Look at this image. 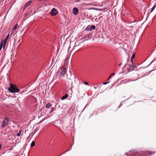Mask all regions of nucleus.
Masks as SVG:
<instances>
[{
	"label": "nucleus",
	"mask_w": 156,
	"mask_h": 156,
	"mask_svg": "<svg viewBox=\"0 0 156 156\" xmlns=\"http://www.w3.org/2000/svg\"><path fill=\"white\" fill-rule=\"evenodd\" d=\"M8 90L9 92L12 93H18L20 91V89L18 88L17 86L12 84H10Z\"/></svg>",
	"instance_id": "obj_1"
},
{
	"label": "nucleus",
	"mask_w": 156,
	"mask_h": 156,
	"mask_svg": "<svg viewBox=\"0 0 156 156\" xmlns=\"http://www.w3.org/2000/svg\"><path fill=\"white\" fill-rule=\"evenodd\" d=\"M129 154L132 156H145L146 151L138 152L135 151H130Z\"/></svg>",
	"instance_id": "obj_2"
},
{
	"label": "nucleus",
	"mask_w": 156,
	"mask_h": 156,
	"mask_svg": "<svg viewBox=\"0 0 156 156\" xmlns=\"http://www.w3.org/2000/svg\"><path fill=\"white\" fill-rule=\"evenodd\" d=\"M9 120L7 118H5L1 123L2 127L4 128L8 125Z\"/></svg>",
	"instance_id": "obj_3"
},
{
	"label": "nucleus",
	"mask_w": 156,
	"mask_h": 156,
	"mask_svg": "<svg viewBox=\"0 0 156 156\" xmlns=\"http://www.w3.org/2000/svg\"><path fill=\"white\" fill-rule=\"evenodd\" d=\"M9 34H8V35L5 38L4 41H2L1 43H2V45L3 46V48H4L5 46L6 42L9 37Z\"/></svg>",
	"instance_id": "obj_4"
},
{
	"label": "nucleus",
	"mask_w": 156,
	"mask_h": 156,
	"mask_svg": "<svg viewBox=\"0 0 156 156\" xmlns=\"http://www.w3.org/2000/svg\"><path fill=\"white\" fill-rule=\"evenodd\" d=\"M58 13L57 11L55 8H53L50 12V14L51 16H55Z\"/></svg>",
	"instance_id": "obj_5"
},
{
	"label": "nucleus",
	"mask_w": 156,
	"mask_h": 156,
	"mask_svg": "<svg viewBox=\"0 0 156 156\" xmlns=\"http://www.w3.org/2000/svg\"><path fill=\"white\" fill-rule=\"evenodd\" d=\"M135 67V66L132 65H130L129 67L127 68V72H130L131 71L134 69Z\"/></svg>",
	"instance_id": "obj_6"
},
{
	"label": "nucleus",
	"mask_w": 156,
	"mask_h": 156,
	"mask_svg": "<svg viewBox=\"0 0 156 156\" xmlns=\"http://www.w3.org/2000/svg\"><path fill=\"white\" fill-rule=\"evenodd\" d=\"M73 12L74 15H77L79 12L78 9L76 7L74 8L73 10Z\"/></svg>",
	"instance_id": "obj_7"
},
{
	"label": "nucleus",
	"mask_w": 156,
	"mask_h": 156,
	"mask_svg": "<svg viewBox=\"0 0 156 156\" xmlns=\"http://www.w3.org/2000/svg\"><path fill=\"white\" fill-rule=\"evenodd\" d=\"M32 2V1H30L29 2H27L24 5L23 7V10H24V9L27 7L29 6L30 4Z\"/></svg>",
	"instance_id": "obj_8"
},
{
	"label": "nucleus",
	"mask_w": 156,
	"mask_h": 156,
	"mask_svg": "<svg viewBox=\"0 0 156 156\" xmlns=\"http://www.w3.org/2000/svg\"><path fill=\"white\" fill-rule=\"evenodd\" d=\"M155 153V151H153L150 152L149 151H146L145 156H150L152 154H153Z\"/></svg>",
	"instance_id": "obj_9"
},
{
	"label": "nucleus",
	"mask_w": 156,
	"mask_h": 156,
	"mask_svg": "<svg viewBox=\"0 0 156 156\" xmlns=\"http://www.w3.org/2000/svg\"><path fill=\"white\" fill-rule=\"evenodd\" d=\"M52 106V105L51 103H48L46 105L45 107L47 109H49Z\"/></svg>",
	"instance_id": "obj_10"
},
{
	"label": "nucleus",
	"mask_w": 156,
	"mask_h": 156,
	"mask_svg": "<svg viewBox=\"0 0 156 156\" xmlns=\"http://www.w3.org/2000/svg\"><path fill=\"white\" fill-rule=\"evenodd\" d=\"M66 73V69L64 68V69L62 71L61 73L60 76H63Z\"/></svg>",
	"instance_id": "obj_11"
},
{
	"label": "nucleus",
	"mask_w": 156,
	"mask_h": 156,
	"mask_svg": "<svg viewBox=\"0 0 156 156\" xmlns=\"http://www.w3.org/2000/svg\"><path fill=\"white\" fill-rule=\"evenodd\" d=\"M69 58L67 56L66 58V59H65V62H64V64L65 65H67V64L68 63V60L69 59Z\"/></svg>",
	"instance_id": "obj_12"
},
{
	"label": "nucleus",
	"mask_w": 156,
	"mask_h": 156,
	"mask_svg": "<svg viewBox=\"0 0 156 156\" xmlns=\"http://www.w3.org/2000/svg\"><path fill=\"white\" fill-rule=\"evenodd\" d=\"M68 97V95L67 94H66L65 95L63 96L61 98V100H64L66 98H67Z\"/></svg>",
	"instance_id": "obj_13"
},
{
	"label": "nucleus",
	"mask_w": 156,
	"mask_h": 156,
	"mask_svg": "<svg viewBox=\"0 0 156 156\" xmlns=\"http://www.w3.org/2000/svg\"><path fill=\"white\" fill-rule=\"evenodd\" d=\"M85 30L87 31H91V29L90 28V26H87L86 28L85 29Z\"/></svg>",
	"instance_id": "obj_14"
},
{
	"label": "nucleus",
	"mask_w": 156,
	"mask_h": 156,
	"mask_svg": "<svg viewBox=\"0 0 156 156\" xmlns=\"http://www.w3.org/2000/svg\"><path fill=\"white\" fill-rule=\"evenodd\" d=\"M90 29H91V31L92 30H94L96 28V27L94 25H91L90 26Z\"/></svg>",
	"instance_id": "obj_15"
},
{
	"label": "nucleus",
	"mask_w": 156,
	"mask_h": 156,
	"mask_svg": "<svg viewBox=\"0 0 156 156\" xmlns=\"http://www.w3.org/2000/svg\"><path fill=\"white\" fill-rule=\"evenodd\" d=\"M19 27V25H18V24H16V25H15L13 27V30H15L16 31V29L18 27Z\"/></svg>",
	"instance_id": "obj_16"
},
{
	"label": "nucleus",
	"mask_w": 156,
	"mask_h": 156,
	"mask_svg": "<svg viewBox=\"0 0 156 156\" xmlns=\"http://www.w3.org/2000/svg\"><path fill=\"white\" fill-rule=\"evenodd\" d=\"M16 33V31L15 30H12L11 32V35H14Z\"/></svg>",
	"instance_id": "obj_17"
},
{
	"label": "nucleus",
	"mask_w": 156,
	"mask_h": 156,
	"mask_svg": "<svg viewBox=\"0 0 156 156\" xmlns=\"http://www.w3.org/2000/svg\"><path fill=\"white\" fill-rule=\"evenodd\" d=\"M35 144V142L34 141H33L31 144V147H33L34 146V145Z\"/></svg>",
	"instance_id": "obj_18"
},
{
	"label": "nucleus",
	"mask_w": 156,
	"mask_h": 156,
	"mask_svg": "<svg viewBox=\"0 0 156 156\" xmlns=\"http://www.w3.org/2000/svg\"><path fill=\"white\" fill-rule=\"evenodd\" d=\"M21 131L22 130H20L19 133L17 134V136H20Z\"/></svg>",
	"instance_id": "obj_19"
},
{
	"label": "nucleus",
	"mask_w": 156,
	"mask_h": 156,
	"mask_svg": "<svg viewBox=\"0 0 156 156\" xmlns=\"http://www.w3.org/2000/svg\"><path fill=\"white\" fill-rule=\"evenodd\" d=\"M135 55L134 54L132 56V57L131 58V59H132V60L133 59V58H134L135 57Z\"/></svg>",
	"instance_id": "obj_20"
},
{
	"label": "nucleus",
	"mask_w": 156,
	"mask_h": 156,
	"mask_svg": "<svg viewBox=\"0 0 156 156\" xmlns=\"http://www.w3.org/2000/svg\"><path fill=\"white\" fill-rule=\"evenodd\" d=\"M83 83L86 85H88L89 84L88 83L86 82H84Z\"/></svg>",
	"instance_id": "obj_21"
},
{
	"label": "nucleus",
	"mask_w": 156,
	"mask_h": 156,
	"mask_svg": "<svg viewBox=\"0 0 156 156\" xmlns=\"http://www.w3.org/2000/svg\"><path fill=\"white\" fill-rule=\"evenodd\" d=\"M156 6V5H154L152 7V8H151V9L154 10Z\"/></svg>",
	"instance_id": "obj_22"
},
{
	"label": "nucleus",
	"mask_w": 156,
	"mask_h": 156,
	"mask_svg": "<svg viewBox=\"0 0 156 156\" xmlns=\"http://www.w3.org/2000/svg\"><path fill=\"white\" fill-rule=\"evenodd\" d=\"M108 83H109V82H107L103 83V84L104 85H105V84H107Z\"/></svg>",
	"instance_id": "obj_23"
},
{
	"label": "nucleus",
	"mask_w": 156,
	"mask_h": 156,
	"mask_svg": "<svg viewBox=\"0 0 156 156\" xmlns=\"http://www.w3.org/2000/svg\"><path fill=\"white\" fill-rule=\"evenodd\" d=\"M127 65V63H126L125 65H124V66H123V67L122 68V69H124V68H125L126 66V65Z\"/></svg>",
	"instance_id": "obj_24"
},
{
	"label": "nucleus",
	"mask_w": 156,
	"mask_h": 156,
	"mask_svg": "<svg viewBox=\"0 0 156 156\" xmlns=\"http://www.w3.org/2000/svg\"><path fill=\"white\" fill-rule=\"evenodd\" d=\"M112 77V76L110 75V76H109V77L108 78V80H108Z\"/></svg>",
	"instance_id": "obj_25"
},
{
	"label": "nucleus",
	"mask_w": 156,
	"mask_h": 156,
	"mask_svg": "<svg viewBox=\"0 0 156 156\" xmlns=\"http://www.w3.org/2000/svg\"><path fill=\"white\" fill-rule=\"evenodd\" d=\"M115 75V73H113L111 75V76H114Z\"/></svg>",
	"instance_id": "obj_26"
},
{
	"label": "nucleus",
	"mask_w": 156,
	"mask_h": 156,
	"mask_svg": "<svg viewBox=\"0 0 156 156\" xmlns=\"http://www.w3.org/2000/svg\"><path fill=\"white\" fill-rule=\"evenodd\" d=\"M68 82L69 83H71V80L70 79H68Z\"/></svg>",
	"instance_id": "obj_27"
},
{
	"label": "nucleus",
	"mask_w": 156,
	"mask_h": 156,
	"mask_svg": "<svg viewBox=\"0 0 156 156\" xmlns=\"http://www.w3.org/2000/svg\"><path fill=\"white\" fill-rule=\"evenodd\" d=\"M122 62H121V63H120L119 64V66H120L121 65H122Z\"/></svg>",
	"instance_id": "obj_28"
},
{
	"label": "nucleus",
	"mask_w": 156,
	"mask_h": 156,
	"mask_svg": "<svg viewBox=\"0 0 156 156\" xmlns=\"http://www.w3.org/2000/svg\"><path fill=\"white\" fill-rule=\"evenodd\" d=\"M97 87H98V86H96V87H95V86H94V87L95 89H96L97 88Z\"/></svg>",
	"instance_id": "obj_29"
},
{
	"label": "nucleus",
	"mask_w": 156,
	"mask_h": 156,
	"mask_svg": "<svg viewBox=\"0 0 156 156\" xmlns=\"http://www.w3.org/2000/svg\"><path fill=\"white\" fill-rule=\"evenodd\" d=\"M153 10L152 9H151L150 11V12H153Z\"/></svg>",
	"instance_id": "obj_30"
},
{
	"label": "nucleus",
	"mask_w": 156,
	"mask_h": 156,
	"mask_svg": "<svg viewBox=\"0 0 156 156\" xmlns=\"http://www.w3.org/2000/svg\"><path fill=\"white\" fill-rule=\"evenodd\" d=\"M133 59H132H132H131V62H132V64H133Z\"/></svg>",
	"instance_id": "obj_31"
},
{
	"label": "nucleus",
	"mask_w": 156,
	"mask_h": 156,
	"mask_svg": "<svg viewBox=\"0 0 156 156\" xmlns=\"http://www.w3.org/2000/svg\"><path fill=\"white\" fill-rule=\"evenodd\" d=\"M2 147V145L1 144H0V150L1 149Z\"/></svg>",
	"instance_id": "obj_32"
},
{
	"label": "nucleus",
	"mask_w": 156,
	"mask_h": 156,
	"mask_svg": "<svg viewBox=\"0 0 156 156\" xmlns=\"http://www.w3.org/2000/svg\"><path fill=\"white\" fill-rule=\"evenodd\" d=\"M69 151V150H67V151H66L64 153H65L66 151Z\"/></svg>",
	"instance_id": "obj_33"
},
{
	"label": "nucleus",
	"mask_w": 156,
	"mask_h": 156,
	"mask_svg": "<svg viewBox=\"0 0 156 156\" xmlns=\"http://www.w3.org/2000/svg\"><path fill=\"white\" fill-rule=\"evenodd\" d=\"M20 40H21V39H20V40H19V41H18V42H20Z\"/></svg>",
	"instance_id": "obj_34"
},
{
	"label": "nucleus",
	"mask_w": 156,
	"mask_h": 156,
	"mask_svg": "<svg viewBox=\"0 0 156 156\" xmlns=\"http://www.w3.org/2000/svg\"><path fill=\"white\" fill-rule=\"evenodd\" d=\"M72 147V146L70 147V149H71V148Z\"/></svg>",
	"instance_id": "obj_35"
},
{
	"label": "nucleus",
	"mask_w": 156,
	"mask_h": 156,
	"mask_svg": "<svg viewBox=\"0 0 156 156\" xmlns=\"http://www.w3.org/2000/svg\"><path fill=\"white\" fill-rule=\"evenodd\" d=\"M127 62H128V60H127Z\"/></svg>",
	"instance_id": "obj_36"
}]
</instances>
